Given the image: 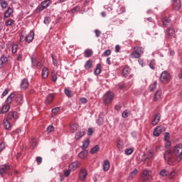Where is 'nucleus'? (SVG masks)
I'll return each instance as SVG.
<instances>
[{
	"label": "nucleus",
	"instance_id": "obj_42",
	"mask_svg": "<svg viewBox=\"0 0 182 182\" xmlns=\"http://www.w3.org/2000/svg\"><path fill=\"white\" fill-rule=\"evenodd\" d=\"M130 114V112L128 111V110H124L122 114V116L124 119H127V117H129Z\"/></svg>",
	"mask_w": 182,
	"mask_h": 182
},
{
	"label": "nucleus",
	"instance_id": "obj_23",
	"mask_svg": "<svg viewBox=\"0 0 182 182\" xmlns=\"http://www.w3.org/2000/svg\"><path fill=\"white\" fill-rule=\"evenodd\" d=\"M77 129H79V124H73L70 127V130L71 133H75V132H76V130H77Z\"/></svg>",
	"mask_w": 182,
	"mask_h": 182
},
{
	"label": "nucleus",
	"instance_id": "obj_18",
	"mask_svg": "<svg viewBox=\"0 0 182 182\" xmlns=\"http://www.w3.org/2000/svg\"><path fill=\"white\" fill-rule=\"evenodd\" d=\"M41 75L43 79H47L48 76H49V70L48 68H43Z\"/></svg>",
	"mask_w": 182,
	"mask_h": 182
},
{
	"label": "nucleus",
	"instance_id": "obj_14",
	"mask_svg": "<svg viewBox=\"0 0 182 182\" xmlns=\"http://www.w3.org/2000/svg\"><path fill=\"white\" fill-rule=\"evenodd\" d=\"M85 133H86L85 129L79 131L75 136V140H80V139L85 136Z\"/></svg>",
	"mask_w": 182,
	"mask_h": 182
},
{
	"label": "nucleus",
	"instance_id": "obj_9",
	"mask_svg": "<svg viewBox=\"0 0 182 182\" xmlns=\"http://www.w3.org/2000/svg\"><path fill=\"white\" fill-rule=\"evenodd\" d=\"M11 166L9 165H1L0 166V176H4L9 171Z\"/></svg>",
	"mask_w": 182,
	"mask_h": 182
},
{
	"label": "nucleus",
	"instance_id": "obj_6",
	"mask_svg": "<svg viewBox=\"0 0 182 182\" xmlns=\"http://www.w3.org/2000/svg\"><path fill=\"white\" fill-rule=\"evenodd\" d=\"M18 119V112H10L7 115V119L11 122V123H15Z\"/></svg>",
	"mask_w": 182,
	"mask_h": 182
},
{
	"label": "nucleus",
	"instance_id": "obj_60",
	"mask_svg": "<svg viewBox=\"0 0 182 182\" xmlns=\"http://www.w3.org/2000/svg\"><path fill=\"white\" fill-rule=\"evenodd\" d=\"M103 118L102 117H100L98 118V120H97V124H99V126H102V124H103Z\"/></svg>",
	"mask_w": 182,
	"mask_h": 182
},
{
	"label": "nucleus",
	"instance_id": "obj_58",
	"mask_svg": "<svg viewBox=\"0 0 182 182\" xmlns=\"http://www.w3.org/2000/svg\"><path fill=\"white\" fill-rule=\"evenodd\" d=\"M70 170H69V168H68V170H66L64 171V176L65 177H69V176H70Z\"/></svg>",
	"mask_w": 182,
	"mask_h": 182
},
{
	"label": "nucleus",
	"instance_id": "obj_7",
	"mask_svg": "<svg viewBox=\"0 0 182 182\" xmlns=\"http://www.w3.org/2000/svg\"><path fill=\"white\" fill-rule=\"evenodd\" d=\"M87 177V171H86V168H82L80 170V173H79L80 181H85Z\"/></svg>",
	"mask_w": 182,
	"mask_h": 182
},
{
	"label": "nucleus",
	"instance_id": "obj_46",
	"mask_svg": "<svg viewBox=\"0 0 182 182\" xmlns=\"http://www.w3.org/2000/svg\"><path fill=\"white\" fill-rule=\"evenodd\" d=\"M51 58L53 59V65L54 66H58V60H56V56L53 55V54H51Z\"/></svg>",
	"mask_w": 182,
	"mask_h": 182
},
{
	"label": "nucleus",
	"instance_id": "obj_1",
	"mask_svg": "<svg viewBox=\"0 0 182 182\" xmlns=\"http://www.w3.org/2000/svg\"><path fill=\"white\" fill-rule=\"evenodd\" d=\"M164 159L170 166H173L176 161L180 162L182 160V144L176 145L172 151H166L164 154Z\"/></svg>",
	"mask_w": 182,
	"mask_h": 182
},
{
	"label": "nucleus",
	"instance_id": "obj_24",
	"mask_svg": "<svg viewBox=\"0 0 182 182\" xmlns=\"http://www.w3.org/2000/svg\"><path fill=\"white\" fill-rule=\"evenodd\" d=\"M161 98V91L159 90L155 93L154 97V102H157V100H160Z\"/></svg>",
	"mask_w": 182,
	"mask_h": 182
},
{
	"label": "nucleus",
	"instance_id": "obj_50",
	"mask_svg": "<svg viewBox=\"0 0 182 182\" xmlns=\"http://www.w3.org/2000/svg\"><path fill=\"white\" fill-rule=\"evenodd\" d=\"M168 175V172H167V171H166L165 169H162L160 171V176H162V177H166V176Z\"/></svg>",
	"mask_w": 182,
	"mask_h": 182
},
{
	"label": "nucleus",
	"instance_id": "obj_3",
	"mask_svg": "<svg viewBox=\"0 0 182 182\" xmlns=\"http://www.w3.org/2000/svg\"><path fill=\"white\" fill-rule=\"evenodd\" d=\"M151 171L149 170H144L142 171L141 176V182H149L150 180H151Z\"/></svg>",
	"mask_w": 182,
	"mask_h": 182
},
{
	"label": "nucleus",
	"instance_id": "obj_21",
	"mask_svg": "<svg viewBox=\"0 0 182 182\" xmlns=\"http://www.w3.org/2000/svg\"><path fill=\"white\" fill-rule=\"evenodd\" d=\"M170 22H171V20L170 18H168V17L165 16L162 18V23L164 26H166V27L168 26V25L170 24Z\"/></svg>",
	"mask_w": 182,
	"mask_h": 182
},
{
	"label": "nucleus",
	"instance_id": "obj_37",
	"mask_svg": "<svg viewBox=\"0 0 182 182\" xmlns=\"http://www.w3.org/2000/svg\"><path fill=\"white\" fill-rule=\"evenodd\" d=\"M100 149V148L99 147V145H96L94 148H92L90 150L91 154H95V153H97V151H99Z\"/></svg>",
	"mask_w": 182,
	"mask_h": 182
},
{
	"label": "nucleus",
	"instance_id": "obj_27",
	"mask_svg": "<svg viewBox=\"0 0 182 182\" xmlns=\"http://www.w3.org/2000/svg\"><path fill=\"white\" fill-rule=\"evenodd\" d=\"M58 73L53 70L51 73V77H52V80L53 82H56L58 80Z\"/></svg>",
	"mask_w": 182,
	"mask_h": 182
},
{
	"label": "nucleus",
	"instance_id": "obj_56",
	"mask_svg": "<svg viewBox=\"0 0 182 182\" xmlns=\"http://www.w3.org/2000/svg\"><path fill=\"white\" fill-rule=\"evenodd\" d=\"M44 23L46 25H49V23H50V17H46L44 19Z\"/></svg>",
	"mask_w": 182,
	"mask_h": 182
},
{
	"label": "nucleus",
	"instance_id": "obj_52",
	"mask_svg": "<svg viewBox=\"0 0 182 182\" xmlns=\"http://www.w3.org/2000/svg\"><path fill=\"white\" fill-rule=\"evenodd\" d=\"M155 66H156V61H154V60H153L149 63V67L151 68V69L154 70Z\"/></svg>",
	"mask_w": 182,
	"mask_h": 182
},
{
	"label": "nucleus",
	"instance_id": "obj_30",
	"mask_svg": "<svg viewBox=\"0 0 182 182\" xmlns=\"http://www.w3.org/2000/svg\"><path fill=\"white\" fill-rule=\"evenodd\" d=\"M157 87V81L154 82L153 84H151L149 86L150 92H154Z\"/></svg>",
	"mask_w": 182,
	"mask_h": 182
},
{
	"label": "nucleus",
	"instance_id": "obj_11",
	"mask_svg": "<svg viewBox=\"0 0 182 182\" xmlns=\"http://www.w3.org/2000/svg\"><path fill=\"white\" fill-rule=\"evenodd\" d=\"M162 132H164V127H156L154 130L153 134L156 137H159L161 134Z\"/></svg>",
	"mask_w": 182,
	"mask_h": 182
},
{
	"label": "nucleus",
	"instance_id": "obj_20",
	"mask_svg": "<svg viewBox=\"0 0 182 182\" xmlns=\"http://www.w3.org/2000/svg\"><path fill=\"white\" fill-rule=\"evenodd\" d=\"M110 168V163L108 160H105L103 163V170L104 171H108Z\"/></svg>",
	"mask_w": 182,
	"mask_h": 182
},
{
	"label": "nucleus",
	"instance_id": "obj_57",
	"mask_svg": "<svg viewBox=\"0 0 182 182\" xmlns=\"http://www.w3.org/2000/svg\"><path fill=\"white\" fill-rule=\"evenodd\" d=\"M169 139H170V134L168 132H166L164 135L165 141H168Z\"/></svg>",
	"mask_w": 182,
	"mask_h": 182
},
{
	"label": "nucleus",
	"instance_id": "obj_15",
	"mask_svg": "<svg viewBox=\"0 0 182 182\" xmlns=\"http://www.w3.org/2000/svg\"><path fill=\"white\" fill-rule=\"evenodd\" d=\"M173 9L178 11V9L181 8V1H180V0H173Z\"/></svg>",
	"mask_w": 182,
	"mask_h": 182
},
{
	"label": "nucleus",
	"instance_id": "obj_25",
	"mask_svg": "<svg viewBox=\"0 0 182 182\" xmlns=\"http://www.w3.org/2000/svg\"><path fill=\"white\" fill-rule=\"evenodd\" d=\"M14 97H15V94L12 92L6 100V103L7 105L12 103V100L14 99Z\"/></svg>",
	"mask_w": 182,
	"mask_h": 182
},
{
	"label": "nucleus",
	"instance_id": "obj_55",
	"mask_svg": "<svg viewBox=\"0 0 182 182\" xmlns=\"http://www.w3.org/2000/svg\"><path fill=\"white\" fill-rule=\"evenodd\" d=\"M0 5L4 9H6V8L8 6V3H6V1L4 0V1L0 3Z\"/></svg>",
	"mask_w": 182,
	"mask_h": 182
},
{
	"label": "nucleus",
	"instance_id": "obj_32",
	"mask_svg": "<svg viewBox=\"0 0 182 182\" xmlns=\"http://www.w3.org/2000/svg\"><path fill=\"white\" fill-rule=\"evenodd\" d=\"M93 55V51L90 49L85 50V58H90Z\"/></svg>",
	"mask_w": 182,
	"mask_h": 182
},
{
	"label": "nucleus",
	"instance_id": "obj_43",
	"mask_svg": "<svg viewBox=\"0 0 182 182\" xmlns=\"http://www.w3.org/2000/svg\"><path fill=\"white\" fill-rule=\"evenodd\" d=\"M100 68H102V65H100V64H98L95 68V75H100Z\"/></svg>",
	"mask_w": 182,
	"mask_h": 182
},
{
	"label": "nucleus",
	"instance_id": "obj_47",
	"mask_svg": "<svg viewBox=\"0 0 182 182\" xmlns=\"http://www.w3.org/2000/svg\"><path fill=\"white\" fill-rule=\"evenodd\" d=\"M31 149H35V146H36L37 142H36V139H35V138H32L31 140Z\"/></svg>",
	"mask_w": 182,
	"mask_h": 182
},
{
	"label": "nucleus",
	"instance_id": "obj_35",
	"mask_svg": "<svg viewBox=\"0 0 182 182\" xmlns=\"http://www.w3.org/2000/svg\"><path fill=\"white\" fill-rule=\"evenodd\" d=\"M8 62V58L5 57V56H1L0 58V66H2V65H4V63H6Z\"/></svg>",
	"mask_w": 182,
	"mask_h": 182
},
{
	"label": "nucleus",
	"instance_id": "obj_45",
	"mask_svg": "<svg viewBox=\"0 0 182 182\" xmlns=\"http://www.w3.org/2000/svg\"><path fill=\"white\" fill-rule=\"evenodd\" d=\"M133 151H134V149L133 148L127 149H125V154H127V156H130V154H132Z\"/></svg>",
	"mask_w": 182,
	"mask_h": 182
},
{
	"label": "nucleus",
	"instance_id": "obj_59",
	"mask_svg": "<svg viewBox=\"0 0 182 182\" xmlns=\"http://www.w3.org/2000/svg\"><path fill=\"white\" fill-rule=\"evenodd\" d=\"M34 68H36L37 69H41L42 68V63L37 61V63L36 64V66Z\"/></svg>",
	"mask_w": 182,
	"mask_h": 182
},
{
	"label": "nucleus",
	"instance_id": "obj_33",
	"mask_svg": "<svg viewBox=\"0 0 182 182\" xmlns=\"http://www.w3.org/2000/svg\"><path fill=\"white\" fill-rule=\"evenodd\" d=\"M64 92L68 97H72L73 96V92L69 89H65Z\"/></svg>",
	"mask_w": 182,
	"mask_h": 182
},
{
	"label": "nucleus",
	"instance_id": "obj_4",
	"mask_svg": "<svg viewBox=\"0 0 182 182\" xmlns=\"http://www.w3.org/2000/svg\"><path fill=\"white\" fill-rule=\"evenodd\" d=\"M113 97H114V94L112 92H107L103 97L104 104L110 105L113 102Z\"/></svg>",
	"mask_w": 182,
	"mask_h": 182
},
{
	"label": "nucleus",
	"instance_id": "obj_22",
	"mask_svg": "<svg viewBox=\"0 0 182 182\" xmlns=\"http://www.w3.org/2000/svg\"><path fill=\"white\" fill-rule=\"evenodd\" d=\"M29 86V82H28L27 79H23L21 82V87L22 89H27Z\"/></svg>",
	"mask_w": 182,
	"mask_h": 182
},
{
	"label": "nucleus",
	"instance_id": "obj_38",
	"mask_svg": "<svg viewBox=\"0 0 182 182\" xmlns=\"http://www.w3.org/2000/svg\"><path fill=\"white\" fill-rule=\"evenodd\" d=\"M15 102L18 103V105L22 104V96L21 95H18L15 98Z\"/></svg>",
	"mask_w": 182,
	"mask_h": 182
},
{
	"label": "nucleus",
	"instance_id": "obj_40",
	"mask_svg": "<svg viewBox=\"0 0 182 182\" xmlns=\"http://www.w3.org/2000/svg\"><path fill=\"white\" fill-rule=\"evenodd\" d=\"M14 23H15V21L12 19L7 20L5 22L6 26H12V25H14Z\"/></svg>",
	"mask_w": 182,
	"mask_h": 182
},
{
	"label": "nucleus",
	"instance_id": "obj_64",
	"mask_svg": "<svg viewBox=\"0 0 182 182\" xmlns=\"http://www.w3.org/2000/svg\"><path fill=\"white\" fill-rule=\"evenodd\" d=\"M4 149H5V143L1 142L0 144V151H2L4 150Z\"/></svg>",
	"mask_w": 182,
	"mask_h": 182
},
{
	"label": "nucleus",
	"instance_id": "obj_19",
	"mask_svg": "<svg viewBox=\"0 0 182 182\" xmlns=\"http://www.w3.org/2000/svg\"><path fill=\"white\" fill-rule=\"evenodd\" d=\"M167 33H168V36L169 39L174 38V36H176V32L174 31L173 28H168Z\"/></svg>",
	"mask_w": 182,
	"mask_h": 182
},
{
	"label": "nucleus",
	"instance_id": "obj_10",
	"mask_svg": "<svg viewBox=\"0 0 182 182\" xmlns=\"http://www.w3.org/2000/svg\"><path fill=\"white\" fill-rule=\"evenodd\" d=\"M161 119V115H160V114H156L154 115L153 119L151 121V124L153 126H156V124H159V122H160Z\"/></svg>",
	"mask_w": 182,
	"mask_h": 182
},
{
	"label": "nucleus",
	"instance_id": "obj_54",
	"mask_svg": "<svg viewBox=\"0 0 182 182\" xmlns=\"http://www.w3.org/2000/svg\"><path fill=\"white\" fill-rule=\"evenodd\" d=\"M53 130H55V127H53V126H52V125H49V126L47 127V132H48V133H50V132H53Z\"/></svg>",
	"mask_w": 182,
	"mask_h": 182
},
{
	"label": "nucleus",
	"instance_id": "obj_53",
	"mask_svg": "<svg viewBox=\"0 0 182 182\" xmlns=\"http://www.w3.org/2000/svg\"><path fill=\"white\" fill-rule=\"evenodd\" d=\"M31 63H32V67L35 68L36 66V63H38V60H36V58L32 57L31 58Z\"/></svg>",
	"mask_w": 182,
	"mask_h": 182
},
{
	"label": "nucleus",
	"instance_id": "obj_17",
	"mask_svg": "<svg viewBox=\"0 0 182 182\" xmlns=\"http://www.w3.org/2000/svg\"><path fill=\"white\" fill-rule=\"evenodd\" d=\"M53 99H55V96L52 94H49L47 96V98L45 101L46 105H50V103H52V102H53Z\"/></svg>",
	"mask_w": 182,
	"mask_h": 182
},
{
	"label": "nucleus",
	"instance_id": "obj_31",
	"mask_svg": "<svg viewBox=\"0 0 182 182\" xmlns=\"http://www.w3.org/2000/svg\"><path fill=\"white\" fill-rule=\"evenodd\" d=\"M134 50L137 52L141 56L144 53V51L143 50V48L141 47H134Z\"/></svg>",
	"mask_w": 182,
	"mask_h": 182
},
{
	"label": "nucleus",
	"instance_id": "obj_63",
	"mask_svg": "<svg viewBox=\"0 0 182 182\" xmlns=\"http://www.w3.org/2000/svg\"><path fill=\"white\" fill-rule=\"evenodd\" d=\"M174 176H176V171H173L170 173L169 178H173Z\"/></svg>",
	"mask_w": 182,
	"mask_h": 182
},
{
	"label": "nucleus",
	"instance_id": "obj_34",
	"mask_svg": "<svg viewBox=\"0 0 182 182\" xmlns=\"http://www.w3.org/2000/svg\"><path fill=\"white\" fill-rule=\"evenodd\" d=\"M90 144V139H87L86 141L84 142L82 149V150H85V149H87L89 147V144Z\"/></svg>",
	"mask_w": 182,
	"mask_h": 182
},
{
	"label": "nucleus",
	"instance_id": "obj_41",
	"mask_svg": "<svg viewBox=\"0 0 182 182\" xmlns=\"http://www.w3.org/2000/svg\"><path fill=\"white\" fill-rule=\"evenodd\" d=\"M92 60H87L85 64V69H90L92 68Z\"/></svg>",
	"mask_w": 182,
	"mask_h": 182
},
{
	"label": "nucleus",
	"instance_id": "obj_36",
	"mask_svg": "<svg viewBox=\"0 0 182 182\" xmlns=\"http://www.w3.org/2000/svg\"><path fill=\"white\" fill-rule=\"evenodd\" d=\"M9 109H10L9 105H4V106H3L2 109H1L2 114H4L6 113L7 112H9Z\"/></svg>",
	"mask_w": 182,
	"mask_h": 182
},
{
	"label": "nucleus",
	"instance_id": "obj_28",
	"mask_svg": "<svg viewBox=\"0 0 182 182\" xmlns=\"http://www.w3.org/2000/svg\"><path fill=\"white\" fill-rule=\"evenodd\" d=\"M131 58L133 59H140L141 55L134 50V52L131 53Z\"/></svg>",
	"mask_w": 182,
	"mask_h": 182
},
{
	"label": "nucleus",
	"instance_id": "obj_29",
	"mask_svg": "<svg viewBox=\"0 0 182 182\" xmlns=\"http://www.w3.org/2000/svg\"><path fill=\"white\" fill-rule=\"evenodd\" d=\"M78 156L80 157V159H86V157L87 156V151L84 150V151H81L78 154Z\"/></svg>",
	"mask_w": 182,
	"mask_h": 182
},
{
	"label": "nucleus",
	"instance_id": "obj_8",
	"mask_svg": "<svg viewBox=\"0 0 182 182\" xmlns=\"http://www.w3.org/2000/svg\"><path fill=\"white\" fill-rule=\"evenodd\" d=\"M80 167V162L76 161L73 163H71L68 167L69 170L70 171H75L77 170Z\"/></svg>",
	"mask_w": 182,
	"mask_h": 182
},
{
	"label": "nucleus",
	"instance_id": "obj_61",
	"mask_svg": "<svg viewBox=\"0 0 182 182\" xmlns=\"http://www.w3.org/2000/svg\"><path fill=\"white\" fill-rule=\"evenodd\" d=\"M112 53L110 50H107L104 52V56H109Z\"/></svg>",
	"mask_w": 182,
	"mask_h": 182
},
{
	"label": "nucleus",
	"instance_id": "obj_26",
	"mask_svg": "<svg viewBox=\"0 0 182 182\" xmlns=\"http://www.w3.org/2000/svg\"><path fill=\"white\" fill-rule=\"evenodd\" d=\"M14 10L12 9V8L9 7L7 11H6V12L4 13V18H9V16H11V14H12Z\"/></svg>",
	"mask_w": 182,
	"mask_h": 182
},
{
	"label": "nucleus",
	"instance_id": "obj_2",
	"mask_svg": "<svg viewBox=\"0 0 182 182\" xmlns=\"http://www.w3.org/2000/svg\"><path fill=\"white\" fill-rule=\"evenodd\" d=\"M154 159V154L153 151H149L148 154H144V156H141V161L145 163H151Z\"/></svg>",
	"mask_w": 182,
	"mask_h": 182
},
{
	"label": "nucleus",
	"instance_id": "obj_12",
	"mask_svg": "<svg viewBox=\"0 0 182 182\" xmlns=\"http://www.w3.org/2000/svg\"><path fill=\"white\" fill-rule=\"evenodd\" d=\"M33 38H35V32L33 31H30V33H28L26 37H25V41L27 42V43H31L32 41H33Z\"/></svg>",
	"mask_w": 182,
	"mask_h": 182
},
{
	"label": "nucleus",
	"instance_id": "obj_48",
	"mask_svg": "<svg viewBox=\"0 0 182 182\" xmlns=\"http://www.w3.org/2000/svg\"><path fill=\"white\" fill-rule=\"evenodd\" d=\"M60 110V107H55V108H53L52 109V113L56 116V114H58V113H59V111Z\"/></svg>",
	"mask_w": 182,
	"mask_h": 182
},
{
	"label": "nucleus",
	"instance_id": "obj_62",
	"mask_svg": "<svg viewBox=\"0 0 182 182\" xmlns=\"http://www.w3.org/2000/svg\"><path fill=\"white\" fill-rule=\"evenodd\" d=\"M88 136H92L93 134V128H89L87 130Z\"/></svg>",
	"mask_w": 182,
	"mask_h": 182
},
{
	"label": "nucleus",
	"instance_id": "obj_13",
	"mask_svg": "<svg viewBox=\"0 0 182 182\" xmlns=\"http://www.w3.org/2000/svg\"><path fill=\"white\" fill-rule=\"evenodd\" d=\"M130 73H132V69L129 66H125L122 70V75L124 77H127Z\"/></svg>",
	"mask_w": 182,
	"mask_h": 182
},
{
	"label": "nucleus",
	"instance_id": "obj_39",
	"mask_svg": "<svg viewBox=\"0 0 182 182\" xmlns=\"http://www.w3.org/2000/svg\"><path fill=\"white\" fill-rule=\"evenodd\" d=\"M49 4H50V0H46L41 3V6L43 8L46 9L48 6H49Z\"/></svg>",
	"mask_w": 182,
	"mask_h": 182
},
{
	"label": "nucleus",
	"instance_id": "obj_5",
	"mask_svg": "<svg viewBox=\"0 0 182 182\" xmlns=\"http://www.w3.org/2000/svg\"><path fill=\"white\" fill-rule=\"evenodd\" d=\"M170 74L166 71H164L160 76V81L161 83H168L170 82Z\"/></svg>",
	"mask_w": 182,
	"mask_h": 182
},
{
	"label": "nucleus",
	"instance_id": "obj_16",
	"mask_svg": "<svg viewBox=\"0 0 182 182\" xmlns=\"http://www.w3.org/2000/svg\"><path fill=\"white\" fill-rule=\"evenodd\" d=\"M3 126L6 130H9V129H11V121L8 119H4L3 121Z\"/></svg>",
	"mask_w": 182,
	"mask_h": 182
},
{
	"label": "nucleus",
	"instance_id": "obj_49",
	"mask_svg": "<svg viewBox=\"0 0 182 182\" xmlns=\"http://www.w3.org/2000/svg\"><path fill=\"white\" fill-rule=\"evenodd\" d=\"M137 173H139V171H137L136 168H135L133 171H132L129 173V177H131L132 178H133V177H134V176H136L137 174Z\"/></svg>",
	"mask_w": 182,
	"mask_h": 182
},
{
	"label": "nucleus",
	"instance_id": "obj_51",
	"mask_svg": "<svg viewBox=\"0 0 182 182\" xmlns=\"http://www.w3.org/2000/svg\"><path fill=\"white\" fill-rule=\"evenodd\" d=\"M80 10V7L77 6L75 7H74L71 11H70V14H75V12H77L78 11Z\"/></svg>",
	"mask_w": 182,
	"mask_h": 182
},
{
	"label": "nucleus",
	"instance_id": "obj_44",
	"mask_svg": "<svg viewBox=\"0 0 182 182\" xmlns=\"http://www.w3.org/2000/svg\"><path fill=\"white\" fill-rule=\"evenodd\" d=\"M18 44H13L12 46V53L14 54V53H16V52H18Z\"/></svg>",
	"mask_w": 182,
	"mask_h": 182
}]
</instances>
